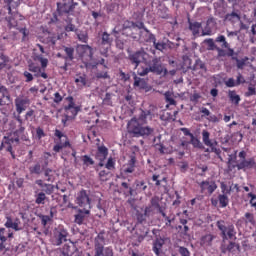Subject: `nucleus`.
I'll list each match as a JSON object with an SVG mask.
<instances>
[{"mask_svg":"<svg viewBox=\"0 0 256 256\" xmlns=\"http://www.w3.org/2000/svg\"><path fill=\"white\" fill-rule=\"evenodd\" d=\"M151 110H141L138 118H132L128 122V133L133 137H149L155 129L147 125V117H150Z\"/></svg>","mask_w":256,"mask_h":256,"instance_id":"obj_1","label":"nucleus"},{"mask_svg":"<svg viewBox=\"0 0 256 256\" xmlns=\"http://www.w3.org/2000/svg\"><path fill=\"white\" fill-rule=\"evenodd\" d=\"M147 66H140L137 70V75L140 77H145L149 73H155L156 75H168L169 71L167 68L163 67L161 63V58H153L151 61L145 63Z\"/></svg>","mask_w":256,"mask_h":256,"instance_id":"obj_2","label":"nucleus"},{"mask_svg":"<svg viewBox=\"0 0 256 256\" xmlns=\"http://www.w3.org/2000/svg\"><path fill=\"white\" fill-rule=\"evenodd\" d=\"M216 226L220 231L223 241H227V239H237V230H235V225L232 223L226 224L224 220H219Z\"/></svg>","mask_w":256,"mask_h":256,"instance_id":"obj_3","label":"nucleus"},{"mask_svg":"<svg viewBox=\"0 0 256 256\" xmlns=\"http://www.w3.org/2000/svg\"><path fill=\"white\" fill-rule=\"evenodd\" d=\"M54 135L57 137L54 140V143H56L53 147L54 153H61L62 149H65V147H71L69 138H67V135L63 134L59 129L55 130Z\"/></svg>","mask_w":256,"mask_h":256,"instance_id":"obj_4","label":"nucleus"},{"mask_svg":"<svg viewBox=\"0 0 256 256\" xmlns=\"http://www.w3.org/2000/svg\"><path fill=\"white\" fill-rule=\"evenodd\" d=\"M69 237V232L65 227L63 226H58L57 228L54 229L53 231V236L51 238V243L52 245H63L67 241V238Z\"/></svg>","mask_w":256,"mask_h":256,"instance_id":"obj_5","label":"nucleus"},{"mask_svg":"<svg viewBox=\"0 0 256 256\" xmlns=\"http://www.w3.org/2000/svg\"><path fill=\"white\" fill-rule=\"evenodd\" d=\"M147 52L145 50L140 49L136 52H133L128 55V60L130 61L131 65H134V69H139V65L141 63H147Z\"/></svg>","mask_w":256,"mask_h":256,"instance_id":"obj_6","label":"nucleus"},{"mask_svg":"<svg viewBox=\"0 0 256 256\" xmlns=\"http://www.w3.org/2000/svg\"><path fill=\"white\" fill-rule=\"evenodd\" d=\"M75 203L82 209L91 211V198L87 190L82 189L77 193Z\"/></svg>","mask_w":256,"mask_h":256,"instance_id":"obj_7","label":"nucleus"},{"mask_svg":"<svg viewBox=\"0 0 256 256\" xmlns=\"http://www.w3.org/2000/svg\"><path fill=\"white\" fill-rule=\"evenodd\" d=\"M79 3L74 0H68L67 2H57V13L59 15H73V11H75V7H77Z\"/></svg>","mask_w":256,"mask_h":256,"instance_id":"obj_8","label":"nucleus"},{"mask_svg":"<svg viewBox=\"0 0 256 256\" xmlns=\"http://www.w3.org/2000/svg\"><path fill=\"white\" fill-rule=\"evenodd\" d=\"M49 157H51V153L45 152L44 159H46V160L44 161L43 165H41V163L37 162L33 166H30L29 167L30 175H41V173H43L45 167H47L49 165V161H48Z\"/></svg>","mask_w":256,"mask_h":256,"instance_id":"obj_9","label":"nucleus"},{"mask_svg":"<svg viewBox=\"0 0 256 256\" xmlns=\"http://www.w3.org/2000/svg\"><path fill=\"white\" fill-rule=\"evenodd\" d=\"M15 107H16V112L18 115H21L24 111H27V108L29 105H31V100L27 97H17L14 100Z\"/></svg>","mask_w":256,"mask_h":256,"instance_id":"obj_10","label":"nucleus"},{"mask_svg":"<svg viewBox=\"0 0 256 256\" xmlns=\"http://www.w3.org/2000/svg\"><path fill=\"white\" fill-rule=\"evenodd\" d=\"M215 43H222L221 44L222 49H227L226 57H231L232 59H233V57H237V56H235V55H237L235 53V50H233V48H231V45H229V42H227V38H225L224 35H219L215 39Z\"/></svg>","mask_w":256,"mask_h":256,"instance_id":"obj_11","label":"nucleus"},{"mask_svg":"<svg viewBox=\"0 0 256 256\" xmlns=\"http://www.w3.org/2000/svg\"><path fill=\"white\" fill-rule=\"evenodd\" d=\"M4 226L6 227V229H13L14 231H23L24 229V226L21 223V219L15 218L13 220L11 216H6V222Z\"/></svg>","mask_w":256,"mask_h":256,"instance_id":"obj_12","label":"nucleus"},{"mask_svg":"<svg viewBox=\"0 0 256 256\" xmlns=\"http://www.w3.org/2000/svg\"><path fill=\"white\" fill-rule=\"evenodd\" d=\"M211 133L207 130L202 131V141L206 147H210L214 153H219V149L215 148L217 147V140H211Z\"/></svg>","mask_w":256,"mask_h":256,"instance_id":"obj_13","label":"nucleus"},{"mask_svg":"<svg viewBox=\"0 0 256 256\" xmlns=\"http://www.w3.org/2000/svg\"><path fill=\"white\" fill-rule=\"evenodd\" d=\"M201 193H208V195H213L217 190V184L215 181L205 180L199 183Z\"/></svg>","mask_w":256,"mask_h":256,"instance_id":"obj_14","label":"nucleus"},{"mask_svg":"<svg viewBox=\"0 0 256 256\" xmlns=\"http://www.w3.org/2000/svg\"><path fill=\"white\" fill-rule=\"evenodd\" d=\"M236 167L238 171L245 170V169H255L256 167V162L255 158H249L246 160H239L238 163L236 164Z\"/></svg>","mask_w":256,"mask_h":256,"instance_id":"obj_15","label":"nucleus"},{"mask_svg":"<svg viewBox=\"0 0 256 256\" xmlns=\"http://www.w3.org/2000/svg\"><path fill=\"white\" fill-rule=\"evenodd\" d=\"M68 101L69 104L64 108L65 113L67 115H71V117H77V113H79V107L75 106L73 97H68Z\"/></svg>","mask_w":256,"mask_h":256,"instance_id":"obj_16","label":"nucleus"},{"mask_svg":"<svg viewBox=\"0 0 256 256\" xmlns=\"http://www.w3.org/2000/svg\"><path fill=\"white\" fill-rule=\"evenodd\" d=\"M100 47H104V49H109L111 45H113V36L111 34L104 32L99 39Z\"/></svg>","mask_w":256,"mask_h":256,"instance_id":"obj_17","label":"nucleus"},{"mask_svg":"<svg viewBox=\"0 0 256 256\" xmlns=\"http://www.w3.org/2000/svg\"><path fill=\"white\" fill-rule=\"evenodd\" d=\"M6 145H19L18 136H4L0 146V151H3V148H5Z\"/></svg>","mask_w":256,"mask_h":256,"instance_id":"obj_18","label":"nucleus"},{"mask_svg":"<svg viewBox=\"0 0 256 256\" xmlns=\"http://www.w3.org/2000/svg\"><path fill=\"white\" fill-rule=\"evenodd\" d=\"M91 210L79 209L78 213L74 216V223L77 225H83V221H85V215H90Z\"/></svg>","mask_w":256,"mask_h":256,"instance_id":"obj_19","label":"nucleus"},{"mask_svg":"<svg viewBox=\"0 0 256 256\" xmlns=\"http://www.w3.org/2000/svg\"><path fill=\"white\" fill-rule=\"evenodd\" d=\"M235 249L239 251V249H241V246L232 241H230L228 245L222 244L220 247L221 253H227V251H229V253H233Z\"/></svg>","mask_w":256,"mask_h":256,"instance_id":"obj_20","label":"nucleus"},{"mask_svg":"<svg viewBox=\"0 0 256 256\" xmlns=\"http://www.w3.org/2000/svg\"><path fill=\"white\" fill-rule=\"evenodd\" d=\"M163 245H165V239L163 238H156L153 242V251L155 255L160 256L161 251L163 250Z\"/></svg>","mask_w":256,"mask_h":256,"instance_id":"obj_21","label":"nucleus"},{"mask_svg":"<svg viewBox=\"0 0 256 256\" xmlns=\"http://www.w3.org/2000/svg\"><path fill=\"white\" fill-rule=\"evenodd\" d=\"M135 163H137V159L135 156H131L130 160L124 165L123 172L127 175L129 173L135 172Z\"/></svg>","mask_w":256,"mask_h":256,"instance_id":"obj_22","label":"nucleus"},{"mask_svg":"<svg viewBox=\"0 0 256 256\" xmlns=\"http://www.w3.org/2000/svg\"><path fill=\"white\" fill-rule=\"evenodd\" d=\"M213 239L215 236L212 234H206L200 238V245L201 247H211L213 245Z\"/></svg>","mask_w":256,"mask_h":256,"instance_id":"obj_23","label":"nucleus"},{"mask_svg":"<svg viewBox=\"0 0 256 256\" xmlns=\"http://www.w3.org/2000/svg\"><path fill=\"white\" fill-rule=\"evenodd\" d=\"M228 98L232 105H235L236 107L241 103V96H239L235 90L228 91Z\"/></svg>","mask_w":256,"mask_h":256,"instance_id":"obj_24","label":"nucleus"},{"mask_svg":"<svg viewBox=\"0 0 256 256\" xmlns=\"http://www.w3.org/2000/svg\"><path fill=\"white\" fill-rule=\"evenodd\" d=\"M107 155H109V150L107 147L99 146L96 153V159H98V161H104L107 159Z\"/></svg>","mask_w":256,"mask_h":256,"instance_id":"obj_25","label":"nucleus"},{"mask_svg":"<svg viewBox=\"0 0 256 256\" xmlns=\"http://www.w3.org/2000/svg\"><path fill=\"white\" fill-rule=\"evenodd\" d=\"M120 189L124 193L125 197H129V196L133 197V193H134L135 190H133L131 188V184L130 183L122 182Z\"/></svg>","mask_w":256,"mask_h":256,"instance_id":"obj_26","label":"nucleus"},{"mask_svg":"<svg viewBox=\"0 0 256 256\" xmlns=\"http://www.w3.org/2000/svg\"><path fill=\"white\" fill-rule=\"evenodd\" d=\"M44 173L45 181H48V183H53L55 181L54 171L51 168L44 167V170L42 171Z\"/></svg>","mask_w":256,"mask_h":256,"instance_id":"obj_27","label":"nucleus"},{"mask_svg":"<svg viewBox=\"0 0 256 256\" xmlns=\"http://www.w3.org/2000/svg\"><path fill=\"white\" fill-rule=\"evenodd\" d=\"M189 23V29L192 32V34L199 35V31H201L202 24L201 22H191V20H188Z\"/></svg>","mask_w":256,"mask_h":256,"instance_id":"obj_28","label":"nucleus"},{"mask_svg":"<svg viewBox=\"0 0 256 256\" xmlns=\"http://www.w3.org/2000/svg\"><path fill=\"white\" fill-rule=\"evenodd\" d=\"M225 21H229L232 25H235V23L241 21V16L237 12H231L226 14Z\"/></svg>","mask_w":256,"mask_h":256,"instance_id":"obj_29","label":"nucleus"},{"mask_svg":"<svg viewBox=\"0 0 256 256\" xmlns=\"http://www.w3.org/2000/svg\"><path fill=\"white\" fill-rule=\"evenodd\" d=\"M28 71H30V73H34V77H41V71L43 70L39 65L31 62L28 65Z\"/></svg>","mask_w":256,"mask_h":256,"instance_id":"obj_30","label":"nucleus"},{"mask_svg":"<svg viewBox=\"0 0 256 256\" xmlns=\"http://www.w3.org/2000/svg\"><path fill=\"white\" fill-rule=\"evenodd\" d=\"M64 52L66 56L63 57L65 61H73L75 59V48L64 46Z\"/></svg>","mask_w":256,"mask_h":256,"instance_id":"obj_31","label":"nucleus"},{"mask_svg":"<svg viewBox=\"0 0 256 256\" xmlns=\"http://www.w3.org/2000/svg\"><path fill=\"white\" fill-rule=\"evenodd\" d=\"M135 191L138 193H143V191H147V183L145 180H135Z\"/></svg>","mask_w":256,"mask_h":256,"instance_id":"obj_32","label":"nucleus"},{"mask_svg":"<svg viewBox=\"0 0 256 256\" xmlns=\"http://www.w3.org/2000/svg\"><path fill=\"white\" fill-rule=\"evenodd\" d=\"M8 13L11 15V16H9V17H7L6 18V20H7V22H8V25L10 26V27H17V21H15V19L13 18V17H15V12H13L12 10H11V6L10 5H8Z\"/></svg>","mask_w":256,"mask_h":256,"instance_id":"obj_33","label":"nucleus"},{"mask_svg":"<svg viewBox=\"0 0 256 256\" xmlns=\"http://www.w3.org/2000/svg\"><path fill=\"white\" fill-rule=\"evenodd\" d=\"M70 253H71V246L64 245L62 255H64V256H81V253L77 250H75L71 254Z\"/></svg>","mask_w":256,"mask_h":256,"instance_id":"obj_34","label":"nucleus"},{"mask_svg":"<svg viewBox=\"0 0 256 256\" xmlns=\"http://www.w3.org/2000/svg\"><path fill=\"white\" fill-rule=\"evenodd\" d=\"M218 202L220 207L224 209L225 207H227V205H229V197L227 196V194H220L218 195Z\"/></svg>","mask_w":256,"mask_h":256,"instance_id":"obj_35","label":"nucleus"},{"mask_svg":"<svg viewBox=\"0 0 256 256\" xmlns=\"http://www.w3.org/2000/svg\"><path fill=\"white\" fill-rule=\"evenodd\" d=\"M134 75V87H139L140 89H145V86L147 85L145 83V80L143 78H140L137 76V74L133 73Z\"/></svg>","mask_w":256,"mask_h":256,"instance_id":"obj_36","label":"nucleus"},{"mask_svg":"<svg viewBox=\"0 0 256 256\" xmlns=\"http://www.w3.org/2000/svg\"><path fill=\"white\" fill-rule=\"evenodd\" d=\"M204 43L207 45L208 51H217L218 47L217 44H215V40L213 38H207L204 40Z\"/></svg>","mask_w":256,"mask_h":256,"instance_id":"obj_37","label":"nucleus"},{"mask_svg":"<svg viewBox=\"0 0 256 256\" xmlns=\"http://www.w3.org/2000/svg\"><path fill=\"white\" fill-rule=\"evenodd\" d=\"M233 61H236V66L238 69H244L245 65L247 64V61H249V57H244L242 59H239L237 57H232Z\"/></svg>","mask_w":256,"mask_h":256,"instance_id":"obj_38","label":"nucleus"},{"mask_svg":"<svg viewBox=\"0 0 256 256\" xmlns=\"http://www.w3.org/2000/svg\"><path fill=\"white\" fill-rule=\"evenodd\" d=\"M0 59L2 60V62H0V71H3V69L5 68L11 69V66L9 65L11 59L9 58V56L5 55L2 56Z\"/></svg>","mask_w":256,"mask_h":256,"instance_id":"obj_39","label":"nucleus"},{"mask_svg":"<svg viewBox=\"0 0 256 256\" xmlns=\"http://www.w3.org/2000/svg\"><path fill=\"white\" fill-rule=\"evenodd\" d=\"M174 97H175V95L171 91H167L164 93V98H165L166 103H168V105H176L177 102H175Z\"/></svg>","mask_w":256,"mask_h":256,"instance_id":"obj_40","label":"nucleus"},{"mask_svg":"<svg viewBox=\"0 0 256 256\" xmlns=\"http://www.w3.org/2000/svg\"><path fill=\"white\" fill-rule=\"evenodd\" d=\"M47 200V195L44 192H40L36 195L35 203L36 205H45V201Z\"/></svg>","mask_w":256,"mask_h":256,"instance_id":"obj_41","label":"nucleus"},{"mask_svg":"<svg viewBox=\"0 0 256 256\" xmlns=\"http://www.w3.org/2000/svg\"><path fill=\"white\" fill-rule=\"evenodd\" d=\"M97 79H111V76H109V72L107 71V67L104 65L103 71H98L96 73Z\"/></svg>","mask_w":256,"mask_h":256,"instance_id":"obj_42","label":"nucleus"},{"mask_svg":"<svg viewBox=\"0 0 256 256\" xmlns=\"http://www.w3.org/2000/svg\"><path fill=\"white\" fill-rule=\"evenodd\" d=\"M55 191V186L52 184H45L44 187H42V193H45L46 195H51Z\"/></svg>","mask_w":256,"mask_h":256,"instance_id":"obj_43","label":"nucleus"},{"mask_svg":"<svg viewBox=\"0 0 256 256\" xmlns=\"http://www.w3.org/2000/svg\"><path fill=\"white\" fill-rule=\"evenodd\" d=\"M150 207H153L154 209H158V211L161 209V204H159V197L155 196L151 198Z\"/></svg>","mask_w":256,"mask_h":256,"instance_id":"obj_44","label":"nucleus"},{"mask_svg":"<svg viewBox=\"0 0 256 256\" xmlns=\"http://www.w3.org/2000/svg\"><path fill=\"white\" fill-rule=\"evenodd\" d=\"M82 163L84 165H86V167H89V165H95V161L93 160V158H91L90 156L88 155H84L82 156Z\"/></svg>","mask_w":256,"mask_h":256,"instance_id":"obj_45","label":"nucleus"},{"mask_svg":"<svg viewBox=\"0 0 256 256\" xmlns=\"http://www.w3.org/2000/svg\"><path fill=\"white\" fill-rule=\"evenodd\" d=\"M24 134H25V127L19 126V128L16 131H14L12 135L14 137H17L18 139H20V137H21V139H24L23 138Z\"/></svg>","mask_w":256,"mask_h":256,"instance_id":"obj_46","label":"nucleus"},{"mask_svg":"<svg viewBox=\"0 0 256 256\" xmlns=\"http://www.w3.org/2000/svg\"><path fill=\"white\" fill-rule=\"evenodd\" d=\"M245 217V223H251V225H255V215L251 212H247L244 215Z\"/></svg>","mask_w":256,"mask_h":256,"instance_id":"obj_47","label":"nucleus"},{"mask_svg":"<svg viewBox=\"0 0 256 256\" xmlns=\"http://www.w3.org/2000/svg\"><path fill=\"white\" fill-rule=\"evenodd\" d=\"M36 59L41 63V69H47V65H49V60L47 58H43L42 55L36 56Z\"/></svg>","mask_w":256,"mask_h":256,"instance_id":"obj_48","label":"nucleus"},{"mask_svg":"<svg viewBox=\"0 0 256 256\" xmlns=\"http://www.w3.org/2000/svg\"><path fill=\"white\" fill-rule=\"evenodd\" d=\"M9 103H11L10 94H8V97L5 95L0 97V107H5V105H9Z\"/></svg>","mask_w":256,"mask_h":256,"instance_id":"obj_49","label":"nucleus"},{"mask_svg":"<svg viewBox=\"0 0 256 256\" xmlns=\"http://www.w3.org/2000/svg\"><path fill=\"white\" fill-rule=\"evenodd\" d=\"M146 31V43H154L156 41L155 35H153L147 28H145Z\"/></svg>","mask_w":256,"mask_h":256,"instance_id":"obj_50","label":"nucleus"},{"mask_svg":"<svg viewBox=\"0 0 256 256\" xmlns=\"http://www.w3.org/2000/svg\"><path fill=\"white\" fill-rule=\"evenodd\" d=\"M220 189L223 193L222 195H231V187L228 188L227 184H225V182L220 183Z\"/></svg>","mask_w":256,"mask_h":256,"instance_id":"obj_51","label":"nucleus"},{"mask_svg":"<svg viewBox=\"0 0 256 256\" xmlns=\"http://www.w3.org/2000/svg\"><path fill=\"white\" fill-rule=\"evenodd\" d=\"M253 95H256V89L253 84H249L248 91L245 92V97H253Z\"/></svg>","mask_w":256,"mask_h":256,"instance_id":"obj_52","label":"nucleus"},{"mask_svg":"<svg viewBox=\"0 0 256 256\" xmlns=\"http://www.w3.org/2000/svg\"><path fill=\"white\" fill-rule=\"evenodd\" d=\"M138 223H145L147 221V217H149L145 212L136 214Z\"/></svg>","mask_w":256,"mask_h":256,"instance_id":"obj_53","label":"nucleus"},{"mask_svg":"<svg viewBox=\"0 0 256 256\" xmlns=\"http://www.w3.org/2000/svg\"><path fill=\"white\" fill-rule=\"evenodd\" d=\"M0 241L7 243V229L5 228H0Z\"/></svg>","mask_w":256,"mask_h":256,"instance_id":"obj_54","label":"nucleus"},{"mask_svg":"<svg viewBox=\"0 0 256 256\" xmlns=\"http://www.w3.org/2000/svg\"><path fill=\"white\" fill-rule=\"evenodd\" d=\"M75 83H77V85L85 87V85H87V78H85V76H79L75 79Z\"/></svg>","mask_w":256,"mask_h":256,"instance_id":"obj_55","label":"nucleus"},{"mask_svg":"<svg viewBox=\"0 0 256 256\" xmlns=\"http://www.w3.org/2000/svg\"><path fill=\"white\" fill-rule=\"evenodd\" d=\"M217 51V59H221V57H227V51L223 49V47L216 48Z\"/></svg>","mask_w":256,"mask_h":256,"instance_id":"obj_56","label":"nucleus"},{"mask_svg":"<svg viewBox=\"0 0 256 256\" xmlns=\"http://www.w3.org/2000/svg\"><path fill=\"white\" fill-rule=\"evenodd\" d=\"M113 97V94L111 93H106L104 99H103V103L104 105H113V102L111 101V98Z\"/></svg>","mask_w":256,"mask_h":256,"instance_id":"obj_57","label":"nucleus"},{"mask_svg":"<svg viewBox=\"0 0 256 256\" xmlns=\"http://www.w3.org/2000/svg\"><path fill=\"white\" fill-rule=\"evenodd\" d=\"M106 169H108V171H111L113 169H115V161L110 157L105 165Z\"/></svg>","mask_w":256,"mask_h":256,"instance_id":"obj_58","label":"nucleus"},{"mask_svg":"<svg viewBox=\"0 0 256 256\" xmlns=\"http://www.w3.org/2000/svg\"><path fill=\"white\" fill-rule=\"evenodd\" d=\"M23 75L26 79L25 80L26 83H31V81H33V79H34L33 74H31V72H29V71H24Z\"/></svg>","mask_w":256,"mask_h":256,"instance_id":"obj_59","label":"nucleus"},{"mask_svg":"<svg viewBox=\"0 0 256 256\" xmlns=\"http://www.w3.org/2000/svg\"><path fill=\"white\" fill-rule=\"evenodd\" d=\"M41 219V224L43 225V227H47V222L51 221V217H49L48 215H42L40 216Z\"/></svg>","mask_w":256,"mask_h":256,"instance_id":"obj_60","label":"nucleus"},{"mask_svg":"<svg viewBox=\"0 0 256 256\" xmlns=\"http://www.w3.org/2000/svg\"><path fill=\"white\" fill-rule=\"evenodd\" d=\"M108 175H109V171H107V170H101L99 172V177H100L101 181H107Z\"/></svg>","mask_w":256,"mask_h":256,"instance_id":"obj_61","label":"nucleus"},{"mask_svg":"<svg viewBox=\"0 0 256 256\" xmlns=\"http://www.w3.org/2000/svg\"><path fill=\"white\" fill-rule=\"evenodd\" d=\"M226 87H237V83L235 82L234 78H229L227 81H225Z\"/></svg>","mask_w":256,"mask_h":256,"instance_id":"obj_62","label":"nucleus"},{"mask_svg":"<svg viewBox=\"0 0 256 256\" xmlns=\"http://www.w3.org/2000/svg\"><path fill=\"white\" fill-rule=\"evenodd\" d=\"M179 253H180L181 256H190L191 255L189 250L185 247H180L179 248Z\"/></svg>","mask_w":256,"mask_h":256,"instance_id":"obj_63","label":"nucleus"},{"mask_svg":"<svg viewBox=\"0 0 256 256\" xmlns=\"http://www.w3.org/2000/svg\"><path fill=\"white\" fill-rule=\"evenodd\" d=\"M248 197L251 198V199H250V205H251L252 207H256V195L253 194V193H249V194H248Z\"/></svg>","mask_w":256,"mask_h":256,"instance_id":"obj_64","label":"nucleus"}]
</instances>
